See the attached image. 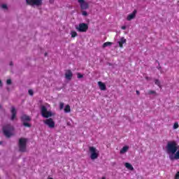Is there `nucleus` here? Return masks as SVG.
Wrapping results in <instances>:
<instances>
[{
	"instance_id": "nucleus-35",
	"label": "nucleus",
	"mask_w": 179,
	"mask_h": 179,
	"mask_svg": "<svg viewBox=\"0 0 179 179\" xmlns=\"http://www.w3.org/2000/svg\"><path fill=\"white\" fill-rule=\"evenodd\" d=\"M0 86H2V81L0 80Z\"/></svg>"
},
{
	"instance_id": "nucleus-14",
	"label": "nucleus",
	"mask_w": 179,
	"mask_h": 179,
	"mask_svg": "<svg viewBox=\"0 0 179 179\" xmlns=\"http://www.w3.org/2000/svg\"><path fill=\"white\" fill-rule=\"evenodd\" d=\"M119 47L120 48H124V44H127V39L124 37H122L118 41Z\"/></svg>"
},
{
	"instance_id": "nucleus-23",
	"label": "nucleus",
	"mask_w": 179,
	"mask_h": 179,
	"mask_svg": "<svg viewBox=\"0 0 179 179\" xmlns=\"http://www.w3.org/2000/svg\"><path fill=\"white\" fill-rule=\"evenodd\" d=\"M155 85H157V86H159V87H161V85H160V80L156 79V80H155Z\"/></svg>"
},
{
	"instance_id": "nucleus-39",
	"label": "nucleus",
	"mask_w": 179,
	"mask_h": 179,
	"mask_svg": "<svg viewBox=\"0 0 179 179\" xmlns=\"http://www.w3.org/2000/svg\"><path fill=\"white\" fill-rule=\"evenodd\" d=\"M3 142L2 141H0V145H2Z\"/></svg>"
},
{
	"instance_id": "nucleus-12",
	"label": "nucleus",
	"mask_w": 179,
	"mask_h": 179,
	"mask_svg": "<svg viewBox=\"0 0 179 179\" xmlns=\"http://www.w3.org/2000/svg\"><path fill=\"white\" fill-rule=\"evenodd\" d=\"M137 10H134L132 13L129 14L127 17V20H128L129 22L132 20V19H135V16H136V13H137Z\"/></svg>"
},
{
	"instance_id": "nucleus-18",
	"label": "nucleus",
	"mask_w": 179,
	"mask_h": 179,
	"mask_svg": "<svg viewBox=\"0 0 179 179\" xmlns=\"http://www.w3.org/2000/svg\"><path fill=\"white\" fill-rule=\"evenodd\" d=\"M124 166H125L126 169H128L129 170L134 171V166H132V165L131 164L126 162L124 164Z\"/></svg>"
},
{
	"instance_id": "nucleus-13",
	"label": "nucleus",
	"mask_w": 179,
	"mask_h": 179,
	"mask_svg": "<svg viewBox=\"0 0 179 179\" xmlns=\"http://www.w3.org/2000/svg\"><path fill=\"white\" fill-rule=\"evenodd\" d=\"M72 76H73L72 71L71 70H67L65 73L66 79H67V80H71V79H72Z\"/></svg>"
},
{
	"instance_id": "nucleus-41",
	"label": "nucleus",
	"mask_w": 179,
	"mask_h": 179,
	"mask_svg": "<svg viewBox=\"0 0 179 179\" xmlns=\"http://www.w3.org/2000/svg\"><path fill=\"white\" fill-rule=\"evenodd\" d=\"M0 108H1V106H0Z\"/></svg>"
},
{
	"instance_id": "nucleus-3",
	"label": "nucleus",
	"mask_w": 179,
	"mask_h": 179,
	"mask_svg": "<svg viewBox=\"0 0 179 179\" xmlns=\"http://www.w3.org/2000/svg\"><path fill=\"white\" fill-rule=\"evenodd\" d=\"M12 131H13V127L10 124H6L3 127V132L6 138H10L12 136Z\"/></svg>"
},
{
	"instance_id": "nucleus-17",
	"label": "nucleus",
	"mask_w": 179,
	"mask_h": 179,
	"mask_svg": "<svg viewBox=\"0 0 179 179\" xmlns=\"http://www.w3.org/2000/svg\"><path fill=\"white\" fill-rule=\"evenodd\" d=\"M128 149H129V146H124L121 150H120V155H124V153H127L128 152Z\"/></svg>"
},
{
	"instance_id": "nucleus-16",
	"label": "nucleus",
	"mask_w": 179,
	"mask_h": 179,
	"mask_svg": "<svg viewBox=\"0 0 179 179\" xmlns=\"http://www.w3.org/2000/svg\"><path fill=\"white\" fill-rule=\"evenodd\" d=\"M98 85L99 86L100 90H106L107 89V87L106 86V84H104L101 81H99Z\"/></svg>"
},
{
	"instance_id": "nucleus-37",
	"label": "nucleus",
	"mask_w": 179,
	"mask_h": 179,
	"mask_svg": "<svg viewBox=\"0 0 179 179\" xmlns=\"http://www.w3.org/2000/svg\"><path fill=\"white\" fill-rule=\"evenodd\" d=\"M47 55H48V53L45 52V57H47Z\"/></svg>"
},
{
	"instance_id": "nucleus-40",
	"label": "nucleus",
	"mask_w": 179,
	"mask_h": 179,
	"mask_svg": "<svg viewBox=\"0 0 179 179\" xmlns=\"http://www.w3.org/2000/svg\"><path fill=\"white\" fill-rule=\"evenodd\" d=\"M101 179H106V178H102Z\"/></svg>"
},
{
	"instance_id": "nucleus-36",
	"label": "nucleus",
	"mask_w": 179,
	"mask_h": 179,
	"mask_svg": "<svg viewBox=\"0 0 179 179\" xmlns=\"http://www.w3.org/2000/svg\"><path fill=\"white\" fill-rule=\"evenodd\" d=\"M146 80H149V77H145Z\"/></svg>"
},
{
	"instance_id": "nucleus-20",
	"label": "nucleus",
	"mask_w": 179,
	"mask_h": 179,
	"mask_svg": "<svg viewBox=\"0 0 179 179\" xmlns=\"http://www.w3.org/2000/svg\"><path fill=\"white\" fill-rule=\"evenodd\" d=\"M64 113H71V106L69 105L65 106Z\"/></svg>"
},
{
	"instance_id": "nucleus-31",
	"label": "nucleus",
	"mask_w": 179,
	"mask_h": 179,
	"mask_svg": "<svg viewBox=\"0 0 179 179\" xmlns=\"http://www.w3.org/2000/svg\"><path fill=\"white\" fill-rule=\"evenodd\" d=\"M121 29H122V30H126V29H127V27H125V26H122Z\"/></svg>"
},
{
	"instance_id": "nucleus-32",
	"label": "nucleus",
	"mask_w": 179,
	"mask_h": 179,
	"mask_svg": "<svg viewBox=\"0 0 179 179\" xmlns=\"http://www.w3.org/2000/svg\"><path fill=\"white\" fill-rule=\"evenodd\" d=\"M136 94H138V96H139V94H141V92L138 90H136Z\"/></svg>"
},
{
	"instance_id": "nucleus-24",
	"label": "nucleus",
	"mask_w": 179,
	"mask_h": 179,
	"mask_svg": "<svg viewBox=\"0 0 179 179\" xmlns=\"http://www.w3.org/2000/svg\"><path fill=\"white\" fill-rule=\"evenodd\" d=\"M179 125H178V122H176L174 124H173V129H178Z\"/></svg>"
},
{
	"instance_id": "nucleus-19",
	"label": "nucleus",
	"mask_w": 179,
	"mask_h": 179,
	"mask_svg": "<svg viewBox=\"0 0 179 179\" xmlns=\"http://www.w3.org/2000/svg\"><path fill=\"white\" fill-rule=\"evenodd\" d=\"M110 45H113V43L111 42H106L103 44V48H106V47H110Z\"/></svg>"
},
{
	"instance_id": "nucleus-34",
	"label": "nucleus",
	"mask_w": 179,
	"mask_h": 179,
	"mask_svg": "<svg viewBox=\"0 0 179 179\" xmlns=\"http://www.w3.org/2000/svg\"><path fill=\"white\" fill-rule=\"evenodd\" d=\"M10 66H12L13 65V62H11L10 63Z\"/></svg>"
},
{
	"instance_id": "nucleus-5",
	"label": "nucleus",
	"mask_w": 179,
	"mask_h": 179,
	"mask_svg": "<svg viewBox=\"0 0 179 179\" xmlns=\"http://www.w3.org/2000/svg\"><path fill=\"white\" fill-rule=\"evenodd\" d=\"M41 114L43 118H50V117H52V113H51V111H48L47 110V107L45 106H42L41 107Z\"/></svg>"
},
{
	"instance_id": "nucleus-22",
	"label": "nucleus",
	"mask_w": 179,
	"mask_h": 179,
	"mask_svg": "<svg viewBox=\"0 0 179 179\" xmlns=\"http://www.w3.org/2000/svg\"><path fill=\"white\" fill-rule=\"evenodd\" d=\"M71 37L73 38H75V37H76L78 36V33L75 31H71Z\"/></svg>"
},
{
	"instance_id": "nucleus-11",
	"label": "nucleus",
	"mask_w": 179,
	"mask_h": 179,
	"mask_svg": "<svg viewBox=\"0 0 179 179\" xmlns=\"http://www.w3.org/2000/svg\"><path fill=\"white\" fill-rule=\"evenodd\" d=\"M170 160H179V150L175 152V154L169 155Z\"/></svg>"
},
{
	"instance_id": "nucleus-29",
	"label": "nucleus",
	"mask_w": 179,
	"mask_h": 179,
	"mask_svg": "<svg viewBox=\"0 0 179 179\" xmlns=\"http://www.w3.org/2000/svg\"><path fill=\"white\" fill-rule=\"evenodd\" d=\"M6 84L7 85H12V80L8 79L7 81H6Z\"/></svg>"
},
{
	"instance_id": "nucleus-38",
	"label": "nucleus",
	"mask_w": 179,
	"mask_h": 179,
	"mask_svg": "<svg viewBox=\"0 0 179 179\" xmlns=\"http://www.w3.org/2000/svg\"><path fill=\"white\" fill-rule=\"evenodd\" d=\"M48 179H54V178H50V177H48Z\"/></svg>"
},
{
	"instance_id": "nucleus-27",
	"label": "nucleus",
	"mask_w": 179,
	"mask_h": 179,
	"mask_svg": "<svg viewBox=\"0 0 179 179\" xmlns=\"http://www.w3.org/2000/svg\"><path fill=\"white\" fill-rule=\"evenodd\" d=\"M28 93L30 96H33L34 94L33 90H29Z\"/></svg>"
},
{
	"instance_id": "nucleus-7",
	"label": "nucleus",
	"mask_w": 179,
	"mask_h": 179,
	"mask_svg": "<svg viewBox=\"0 0 179 179\" xmlns=\"http://www.w3.org/2000/svg\"><path fill=\"white\" fill-rule=\"evenodd\" d=\"M90 152L91 153L90 158L92 160H96L99 157V151L94 147H90Z\"/></svg>"
},
{
	"instance_id": "nucleus-2",
	"label": "nucleus",
	"mask_w": 179,
	"mask_h": 179,
	"mask_svg": "<svg viewBox=\"0 0 179 179\" xmlns=\"http://www.w3.org/2000/svg\"><path fill=\"white\" fill-rule=\"evenodd\" d=\"M20 120H21L24 127H25L26 128L31 127V124H30V123H29V122H30V121H31V118L30 117V116H29L27 115H22L20 117Z\"/></svg>"
},
{
	"instance_id": "nucleus-30",
	"label": "nucleus",
	"mask_w": 179,
	"mask_h": 179,
	"mask_svg": "<svg viewBox=\"0 0 179 179\" xmlns=\"http://www.w3.org/2000/svg\"><path fill=\"white\" fill-rule=\"evenodd\" d=\"M1 8L3 9H8V6L6 4H3V5H1Z\"/></svg>"
},
{
	"instance_id": "nucleus-26",
	"label": "nucleus",
	"mask_w": 179,
	"mask_h": 179,
	"mask_svg": "<svg viewBox=\"0 0 179 179\" xmlns=\"http://www.w3.org/2000/svg\"><path fill=\"white\" fill-rule=\"evenodd\" d=\"M82 15L83 16H87L89 14L87 13V11L83 10Z\"/></svg>"
},
{
	"instance_id": "nucleus-9",
	"label": "nucleus",
	"mask_w": 179,
	"mask_h": 179,
	"mask_svg": "<svg viewBox=\"0 0 179 179\" xmlns=\"http://www.w3.org/2000/svg\"><path fill=\"white\" fill-rule=\"evenodd\" d=\"M78 3H80V7L81 10H86L89 9V3L86 2L85 0H78Z\"/></svg>"
},
{
	"instance_id": "nucleus-15",
	"label": "nucleus",
	"mask_w": 179,
	"mask_h": 179,
	"mask_svg": "<svg viewBox=\"0 0 179 179\" xmlns=\"http://www.w3.org/2000/svg\"><path fill=\"white\" fill-rule=\"evenodd\" d=\"M11 114L12 116L10 120L11 121H13L16 118V108L13 106L11 108Z\"/></svg>"
},
{
	"instance_id": "nucleus-8",
	"label": "nucleus",
	"mask_w": 179,
	"mask_h": 179,
	"mask_svg": "<svg viewBox=\"0 0 179 179\" xmlns=\"http://www.w3.org/2000/svg\"><path fill=\"white\" fill-rule=\"evenodd\" d=\"M27 4L31 6H41L43 5V0H26Z\"/></svg>"
},
{
	"instance_id": "nucleus-10",
	"label": "nucleus",
	"mask_w": 179,
	"mask_h": 179,
	"mask_svg": "<svg viewBox=\"0 0 179 179\" xmlns=\"http://www.w3.org/2000/svg\"><path fill=\"white\" fill-rule=\"evenodd\" d=\"M43 124H45V125H48L49 128L52 129L55 127V122H54L52 118H48L43 120Z\"/></svg>"
},
{
	"instance_id": "nucleus-4",
	"label": "nucleus",
	"mask_w": 179,
	"mask_h": 179,
	"mask_svg": "<svg viewBox=\"0 0 179 179\" xmlns=\"http://www.w3.org/2000/svg\"><path fill=\"white\" fill-rule=\"evenodd\" d=\"M27 143V138H21L19 139V150L20 152H26V146Z\"/></svg>"
},
{
	"instance_id": "nucleus-28",
	"label": "nucleus",
	"mask_w": 179,
	"mask_h": 179,
	"mask_svg": "<svg viewBox=\"0 0 179 179\" xmlns=\"http://www.w3.org/2000/svg\"><path fill=\"white\" fill-rule=\"evenodd\" d=\"M59 109L63 110L64 109V102H60L59 103Z\"/></svg>"
},
{
	"instance_id": "nucleus-1",
	"label": "nucleus",
	"mask_w": 179,
	"mask_h": 179,
	"mask_svg": "<svg viewBox=\"0 0 179 179\" xmlns=\"http://www.w3.org/2000/svg\"><path fill=\"white\" fill-rule=\"evenodd\" d=\"M167 155H176V152L178 150V144L176 141H168L165 147Z\"/></svg>"
},
{
	"instance_id": "nucleus-21",
	"label": "nucleus",
	"mask_w": 179,
	"mask_h": 179,
	"mask_svg": "<svg viewBox=\"0 0 179 179\" xmlns=\"http://www.w3.org/2000/svg\"><path fill=\"white\" fill-rule=\"evenodd\" d=\"M148 94H149L150 96L152 94H155V96H157V93L156 92V91H154V90H149L148 92Z\"/></svg>"
},
{
	"instance_id": "nucleus-25",
	"label": "nucleus",
	"mask_w": 179,
	"mask_h": 179,
	"mask_svg": "<svg viewBox=\"0 0 179 179\" xmlns=\"http://www.w3.org/2000/svg\"><path fill=\"white\" fill-rule=\"evenodd\" d=\"M77 78L78 79H82V78H83V75L80 73H77Z\"/></svg>"
},
{
	"instance_id": "nucleus-6",
	"label": "nucleus",
	"mask_w": 179,
	"mask_h": 179,
	"mask_svg": "<svg viewBox=\"0 0 179 179\" xmlns=\"http://www.w3.org/2000/svg\"><path fill=\"white\" fill-rule=\"evenodd\" d=\"M76 29L80 33H86L89 30V25L86 23H80L76 27Z\"/></svg>"
},
{
	"instance_id": "nucleus-33",
	"label": "nucleus",
	"mask_w": 179,
	"mask_h": 179,
	"mask_svg": "<svg viewBox=\"0 0 179 179\" xmlns=\"http://www.w3.org/2000/svg\"><path fill=\"white\" fill-rule=\"evenodd\" d=\"M157 69H159V71H161L162 70V66L157 67Z\"/></svg>"
}]
</instances>
